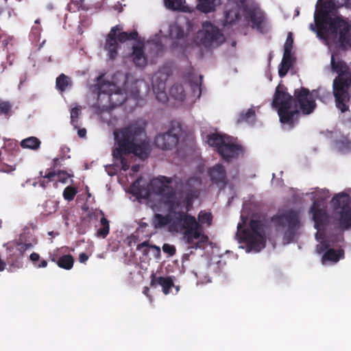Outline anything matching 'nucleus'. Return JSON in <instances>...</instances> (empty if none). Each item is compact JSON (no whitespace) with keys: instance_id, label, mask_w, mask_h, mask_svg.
Here are the masks:
<instances>
[{"instance_id":"1","label":"nucleus","mask_w":351,"mask_h":351,"mask_svg":"<svg viewBox=\"0 0 351 351\" xmlns=\"http://www.w3.org/2000/svg\"><path fill=\"white\" fill-rule=\"evenodd\" d=\"M117 146L112 151L113 158L119 160L124 171L130 168L125 156L130 154L145 160L149 156L151 148L145 132V125L138 121L114 132Z\"/></svg>"},{"instance_id":"2","label":"nucleus","mask_w":351,"mask_h":351,"mask_svg":"<svg viewBox=\"0 0 351 351\" xmlns=\"http://www.w3.org/2000/svg\"><path fill=\"white\" fill-rule=\"evenodd\" d=\"M186 208L178 213L180 221H182V239L190 249L204 248L208 241V237L205 234L203 225L208 227L212 225L213 215L210 213L201 210L197 216L189 215Z\"/></svg>"},{"instance_id":"3","label":"nucleus","mask_w":351,"mask_h":351,"mask_svg":"<svg viewBox=\"0 0 351 351\" xmlns=\"http://www.w3.org/2000/svg\"><path fill=\"white\" fill-rule=\"evenodd\" d=\"M315 22L319 34L323 36L325 34L338 35L340 49L345 50L351 47V25L341 16L332 18L327 10L322 9L315 14Z\"/></svg>"},{"instance_id":"4","label":"nucleus","mask_w":351,"mask_h":351,"mask_svg":"<svg viewBox=\"0 0 351 351\" xmlns=\"http://www.w3.org/2000/svg\"><path fill=\"white\" fill-rule=\"evenodd\" d=\"M331 67L338 74L332 84V91L336 106L341 112L349 110L347 103L350 101L349 88L351 86V73L348 71L346 63L342 60H335V56L331 57Z\"/></svg>"},{"instance_id":"5","label":"nucleus","mask_w":351,"mask_h":351,"mask_svg":"<svg viewBox=\"0 0 351 351\" xmlns=\"http://www.w3.org/2000/svg\"><path fill=\"white\" fill-rule=\"evenodd\" d=\"M293 96L278 86L274 94L272 106L277 109L279 119L281 123L287 125L289 129H292L298 123L300 111L292 109Z\"/></svg>"},{"instance_id":"6","label":"nucleus","mask_w":351,"mask_h":351,"mask_svg":"<svg viewBox=\"0 0 351 351\" xmlns=\"http://www.w3.org/2000/svg\"><path fill=\"white\" fill-rule=\"evenodd\" d=\"M237 235L240 238V241L245 243L249 247L256 252L260 251L265 245V224L260 220H250L249 229L239 223Z\"/></svg>"},{"instance_id":"7","label":"nucleus","mask_w":351,"mask_h":351,"mask_svg":"<svg viewBox=\"0 0 351 351\" xmlns=\"http://www.w3.org/2000/svg\"><path fill=\"white\" fill-rule=\"evenodd\" d=\"M277 230L283 232V240L287 243L293 241L297 232L300 227L299 215L298 212L290 209L282 213L276 214L271 219Z\"/></svg>"},{"instance_id":"8","label":"nucleus","mask_w":351,"mask_h":351,"mask_svg":"<svg viewBox=\"0 0 351 351\" xmlns=\"http://www.w3.org/2000/svg\"><path fill=\"white\" fill-rule=\"evenodd\" d=\"M97 99L104 106L113 109L126 100L125 92L112 82H103L98 86Z\"/></svg>"},{"instance_id":"9","label":"nucleus","mask_w":351,"mask_h":351,"mask_svg":"<svg viewBox=\"0 0 351 351\" xmlns=\"http://www.w3.org/2000/svg\"><path fill=\"white\" fill-rule=\"evenodd\" d=\"M123 27L117 25L112 27L106 38L104 49L108 52V56L114 60L118 56V49L120 46L119 42L123 43L127 40H136L138 32L134 30L130 33L123 32Z\"/></svg>"},{"instance_id":"10","label":"nucleus","mask_w":351,"mask_h":351,"mask_svg":"<svg viewBox=\"0 0 351 351\" xmlns=\"http://www.w3.org/2000/svg\"><path fill=\"white\" fill-rule=\"evenodd\" d=\"M181 134V124L177 121H172L167 132L156 136L155 145L161 149L171 150L178 145Z\"/></svg>"},{"instance_id":"11","label":"nucleus","mask_w":351,"mask_h":351,"mask_svg":"<svg viewBox=\"0 0 351 351\" xmlns=\"http://www.w3.org/2000/svg\"><path fill=\"white\" fill-rule=\"evenodd\" d=\"M165 204L167 207L168 214L162 215L161 214H156L154 215V226L155 228L164 227L168 224H173L180 227L182 231V221H180L178 218V213L183 211L180 203L175 199H168L165 201Z\"/></svg>"},{"instance_id":"12","label":"nucleus","mask_w":351,"mask_h":351,"mask_svg":"<svg viewBox=\"0 0 351 351\" xmlns=\"http://www.w3.org/2000/svg\"><path fill=\"white\" fill-rule=\"evenodd\" d=\"M201 186L202 179L199 177L189 178L184 185L185 197L182 200L176 199L175 201L180 204L182 209L186 208V210H191L194 200L200 195Z\"/></svg>"},{"instance_id":"13","label":"nucleus","mask_w":351,"mask_h":351,"mask_svg":"<svg viewBox=\"0 0 351 351\" xmlns=\"http://www.w3.org/2000/svg\"><path fill=\"white\" fill-rule=\"evenodd\" d=\"M315 93H317V90H313L312 93H310L309 90L304 87L295 89L293 97V102L294 101L296 105L299 106L301 111L304 114H309L313 112L316 107L313 97Z\"/></svg>"},{"instance_id":"14","label":"nucleus","mask_w":351,"mask_h":351,"mask_svg":"<svg viewBox=\"0 0 351 351\" xmlns=\"http://www.w3.org/2000/svg\"><path fill=\"white\" fill-rule=\"evenodd\" d=\"M172 180L170 178L160 176L156 178L152 179L149 184V190L167 199H176L174 198L175 191L169 184Z\"/></svg>"},{"instance_id":"15","label":"nucleus","mask_w":351,"mask_h":351,"mask_svg":"<svg viewBox=\"0 0 351 351\" xmlns=\"http://www.w3.org/2000/svg\"><path fill=\"white\" fill-rule=\"evenodd\" d=\"M225 41L223 34L220 29L208 22L204 25L203 36L201 42L206 48H216L220 46Z\"/></svg>"},{"instance_id":"16","label":"nucleus","mask_w":351,"mask_h":351,"mask_svg":"<svg viewBox=\"0 0 351 351\" xmlns=\"http://www.w3.org/2000/svg\"><path fill=\"white\" fill-rule=\"evenodd\" d=\"M242 151V146L236 143L234 139L229 136L223 145L220 147L219 154L223 160L230 161L237 158Z\"/></svg>"},{"instance_id":"17","label":"nucleus","mask_w":351,"mask_h":351,"mask_svg":"<svg viewBox=\"0 0 351 351\" xmlns=\"http://www.w3.org/2000/svg\"><path fill=\"white\" fill-rule=\"evenodd\" d=\"M245 18L252 23L251 26L252 28L263 32L265 14L260 8L257 7L246 8Z\"/></svg>"},{"instance_id":"18","label":"nucleus","mask_w":351,"mask_h":351,"mask_svg":"<svg viewBox=\"0 0 351 351\" xmlns=\"http://www.w3.org/2000/svg\"><path fill=\"white\" fill-rule=\"evenodd\" d=\"M310 211L313 215L315 229L319 230L322 227L326 225L328 216L326 209L324 207H321L319 202L314 201L313 202Z\"/></svg>"},{"instance_id":"19","label":"nucleus","mask_w":351,"mask_h":351,"mask_svg":"<svg viewBox=\"0 0 351 351\" xmlns=\"http://www.w3.org/2000/svg\"><path fill=\"white\" fill-rule=\"evenodd\" d=\"M211 182L217 186L225 187L228 184L226 171L221 164H216L208 171Z\"/></svg>"},{"instance_id":"20","label":"nucleus","mask_w":351,"mask_h":351,"mask_svg":"<svg viewBox=\"0 0 351 351\" xmlns=\"http://www.w3.org/2000/svg\"><path fill=\"white\" fill-rule=\"evenodd\" d=\"M332 217L338 224L340 230H347L351 229V208L333 212Z\"/></svg>"},{"instance_id":"21","label":"nucleus","mask_w":351,"mask_h":351,"mask_svg":"<svg viewBox=\"0 0 351 351\" xmlns=\"http://www.w3.org/2000/svg\"><path fill=\"white\" fill-rule=\"evenodd\" d=\"M157 285L162 287V291L165 295L169 294L170 293V289L174 287V283L171 277H156L154 274H152L151 275L150 285L152 287H156Z\"/></svg>"},{"instance_id":"22","label":"nucleus","mask_w":351,"mask_h":351,"mask_svg":"<svg viewBox=\"0 0 351 351\" xmlns=\"http://www.w3.org/2000/svg\"><path fill=\"white\" fill-rule=\"evenodd\" d=\"M333 212L350 208V196L344 193L335 195L332 199Z\"/></svg>"},{"instance_id":"23","label":"nucleus","mask_w":351,"mask_h":351,"mask_svg":"<svg viewBox=\"0 0 351 351\" xmlns=\"http://www.w3.org/2000/svg\"><path fill=\"white\" fill-rule=\"evenodd\" d=\"M133 51L131 54L132 61L136 67L143 68L147 64V58L144 53L143 45H136L133 47Z\"/></svg>"},{"instance_id":"24","label":"nucleus","mask_w":351,"mask_h":351,"mask_svg":"<svg viewBox=\"0 0 351 351\" xmlns=\"http://www.w3.org/2000/svg\"><path fill=\"white\" fill-rule=\"evenodd\" d=\"M344 250L343 249L335 250L330 248L327 250L322 257V264H326L327 262L337 263L340 259L344 258Z\"/></svg>"},{"instance_id":"25","label":"nucleus","mask_w":351,"mask_h":351,"mask_svg":"<svg viewBox=\"0 0 351 351\" xmlns=\"http://www.w3.org/2000/svg\"><path fill=\"white\" fill-rule=\"evenodd\" d=\"M32 247V245L30 243H18L17 247H16V252L18 253L17 256H19L18 259H16V261H14L12 260V257L11 256L8 259V264L14 267H17V268L21 267L23 265L22 258L24 255V253L26 250L31 248Z\"/></svg>"},{"instance_id":"26","label":"nucleus","mask_w":351,"mask_h":351,"mask_svg":"<svg viewBox=\"0 0 351 351\" xmlns=\"http://www.w3.org/2000/svg\"><path fill=\"white\" fill-rule=\"evenodd\" d=\"M334 147L341 153H348L351 151V140L346 135H340L334 140Z\"/></svg>"},{"instance_id":"27","label":"nucleus","mask_w":351,"mask_h":351,"mask_svg":"<svg viewBox=\"0 0 351 351\" xmlns=\"http://www.w3.org/2000/svg\"><path fill=\"white\" fill-rule=\"evenodd\" d=\"M221 0H197L196 8L202 13H210L215 10Z\"/></svg>"},{"instance_id":"28","label":"nucleus","mask_w":351,"mask_h":351,"mask_svg":"<svg viewBox=\"0 0 351 351\" xmlns=\"http://www.w3.org/2000/svg\"><path fill=\"white\" fill-rule=\"evenodd\" d=\"M228 136L226 134L214 133L208 136V143L209 145L216 147L217 152L219 154L220 147L223 145Z\"/></svg>"},{"instance_id":"29","label":"nucleus","mask_w":351,"mask_h":351,"mask_svg":"<svg viewBox=\"0 0 351 351\" xmlns=\"http://www.w3.org/2000/svg\"><path fill=\"white\" fill-rule=\"evenodd\" d=\"M40 141L35 136L26 138L21 141V146L23 149L37 150L40 146Z\"/></svg>"},{"instance_id":"30","label":"nucleus","mask_w":351,"mask_h":351,"mask_svg":"<svg viewBox=\"0 0 351 351\" xmlns=\"http://www.w3.org/2000/svg\"><path fill=\"white\" fill-rule=\"evenodd\" d=\"M56 176V172L55 171H50L46 173L45 175H43V172L40 171L39 172L38 183L41 187L45 189L49 182L55 180Z\"/></svg>"},{"instance_id":"31","label":"nucleus","mask_w":351,"mask_h":351,"mask_svg":"<svg viewBox=\"0 0 351 351\" xmlns=\"http://www.w3.org/2000/svg\"><path fill=\"white\" fill-rule=\"evenodd\" d=\"M169 93L172 97L177 100L182 101L185 97L184 87L180 84H173L170 88Z\"/></svg>"},{"instance_id":"32","label":"nucleus","mask_w":351,"mask_h":351,"mask_svg":"<svg viewBox=\"0 0 351 351\" xmlns=\"http://www.w3.org/2000/svg\"><path fill=\"white\" fill-rule=\"evenodd\" d=\"M73 263L74 258L70 254L62 256L57 261L58 267L67 270L71 269L73 267Z\"/></svg>"},{"instance_id":"33","label":"nucleus","mask_w":351,"mask_h":351,"mask_svg":"<svg viewBox=\"0 0 351 351\" xmlns=\"http://www.w3.org/2000/svg\"><path fill=\"white\" fill-rule=\"evenodd\" d=\"M100 224L101 227L97 230V236L104 239L109 234V221L105 217L103 216L100 219Z\"/></svg>"},{"instance_id":"34","label":"nucleus","mask_w":351,"mask_h":351,"mask_svg":"<svg viewBox=\"0 0 351 351\" xmlns=\"http://www.w3.org/2000/svg\"><path fill=\"white\" fill-rule=\"evenodd\" d=\"M255 110L253 108H249L246 112H241L238 118L237 123H251L255 119Z\"/></svg>"},{"instance_id":"35","label":"nucleus","mask_w":351,"mask_h":351,"mask_svg":"<svg viewBox=\"0 0 351 351\" xmlns=\"http://www.w3.org/2000/svg\"><path fill=\"white\" fill-rule=\"evenodd\" d=\"M69 77L64 74H60L56 79V88L60 91H64L69 85Z\"/></svg>"},{"instance_id":"36","label":"nucleus","mask_w":351,"mask_h":351,"mask_svg":"<svg viewBox=\"0 0 351 351\" xmlns=\"http://www.w3.org/2000/svg\"><path fill=\"white\" fill-rule=\"evenodd\" d=\"M12 106L10 101L0 99V114L5 117H10L12 114Z\"/></svg>"},{"instance_id":"37","label":"nucleus","mask_w":351,"mask_h":351,"mask_svg":"<svg viewBox=\"0 0 351 351\" xmlns=\"http://www.w3.org/2000/svg\"><path fill=\"white\" fill-rule=\"evenodd\" d=\"M185 0H165V6L172 10H180L183 7Z\"/></svg>"},{"instance_id":"38","label":"nucleus","mask_w":351,"mask_h":351,"mask_svg":"<svg viewBox=\"0 0 351 351\" xmlns=\"http://www.w3.org/2000/svg\"><path fill=\"white\" fill-rule=\"evenodd\" d=\"M81 113V107L76 106L71 110V123L75 128H78V117Z\"/></svg>"},{"instance_id":"39","label":"nucleus","mask_w":351,"mask_h":351,"mask_svg":"<svg viewBox=\"0 0 351 351\" xmlns=\"http://www.w3.org/2000/svg\"><path fill=\"white\" fill-rule=\"evenodd\" d=\"M77 193V190L75 187L68 186L63 191V197L66 201H72Z\"/></svg>"},{"instance_id":"40","label":"nucleus","mask_w":351,"mask_h":351,"mask_svg":"<svg viewBox=\"0 0 351 351\" xmlns=\"http://www.w3.org/2000/svg\"><path fill=\"white\" fill-rule=\"evenodd\" d=\"M158 90L159 92L156 93V99L162 102L165 103L167 101V95L165 91V82H160L158 85Z\"/></svg>"},{"instance_id":"41","label":"nucleus","mask_w":351,"mask_h":351,"mask_svg":"<svg viewBox=\"0 0 351 351\" xmlns=\"http://www.w3.org/2000/svg\"><path fill=\"white\" fill-rule=\"evenodd\" d=\"M151 246L149 245L148 241H144L141 243H139L137 247L136 250L138 251H141L144 255H147L149 253V248ZM152 247L156 248L158 251H160V248L154 245L152 246Z\"/></svg>"},{"instance_id":"42","label":"nucleus","mask_w":351,"mask_h":351,"mask_svg":"<svg viewBox=\"0 0 351 351\" xmlns=\"http://www.w3.org/2000/svg\"><path fill=\"white\" fill-rule=\"evenodd\" d=\"M330 249V243L328 241L324 240L317 245L315 251L317 254L325 252L327 250Z\"/></svg>"},{"instance_id":"43","label":"nucleus","mask_w":351,"mask_h":351,"mask_svg":"<svg viewBox=\"0 0 351 351\" xmlns=\"http://www.w3.org/2000/svg\"><path fill=\"white\" fill-rule=\"evenodd\" d=\"M281 62L282 64L289 65L292 66L293 64V58L291 55V51H285L284 50L283 57L282 59Z\"/></svg>"},{"instance_id":"44","label":"nucleus","mask_w":351,"mask_h":351,"mask_svg":"<svg viewBox=\"0 0 351 351\" xmlns=\"http://www.w3.org/2000/svg\"><path fill=\"white\" fill-rule=\"evenodd\" d=\"M293 35H292L291 32H289L288 34L286 42L285 43L284 50H285V51L288 50V51H291L292 49H293Z\"/></svg>"},{"instance_id":"45","label":"nucleus","mask_w":351,"mask_h":351,"mask_svg":"<svg viewBox=\"0 0 351 351\" xmlns=\"http://www.w3.org/2000/svg\"><path fill=\"white\" fill-rule=\"evenodd\" d=\"M56 177H58V180L60 182L65 183L69 178L71 177V175L64 171H58L56 173Z\"/></svg>"},{"instance_id":"46","label":"nucleus","mask_w":351,"mask_h":351,"mask_svg":"<svg viewBox=\"0 0 351 351\" xmlns=\"http://www.w3.org/2000/svg\"><path fill=\"white\" fill-rule=\"evenodd\" d=\"M162 250L165 253L173 256L176 253V247L169 243H165L162 245Z\"/></svg>"},{"instance_id":"47","label":"nucleus","mask_w":351,"mask_h":351,"mask_svg":"<svg viewBox=\"0 0 351 351\" xmlns=\"http://www.w3.org/2000/svg\"><path fill=\"white\" fill-rule=\"evenodd\" d=\"M291 67V66L289 65H286V64H282V63L281 62L280 66H279V69H278V75L280 77H285L288 71L289 70V69Z\"/></svg>"},{"instance_id":"48","label":"nucleus","mask_w":351,"mask_h":351,"mask_svg":"<svg viewBox=\"0 0 351 351\" xmlns=\"http://www.w3.org/2000/svg\"><path fill=\"white\" fill-rule=\"evenodd\" d=\"M337 4L339 7H346L351 9V0H337Z\"/></svg>"},{"instance_id":"49","label":"nucleus","mask_w":351,"mask_h":351,"mask_svg":"<svg viewBox=\"0 0 351 351\" xmlns=\"http://www.w3.org/2000/svg\"><path fill=\"white\" fill-rule=\"evenodd\" d=\"M29 259L33 263L34 265L36 266L37 262L40 261V255L38 253L33 252L30 254Z\"/></svg>"},{"instance_id":"50","label":"nucleus","mask_w":351,"mask_h":351,"mask_svg":"<svg viewBox=\"0 0 351 351\" xmlns=\"http://www.w3.org/2000/svg\"><path fill=\"white\" fill-rule=\"evenodd\" d=\"M14 169H15V167H14L13 166H11V165H2V166L1 167V171H4V172H10V171H14Z\"/></svg>"},{"instance_id":"51","label":"nucleus","mask_w":351,"mask_h":351,"mask_svg":"<svg viewBox=\"0 0 351 351\" xmlns=\"http://www.w3.org/2000/svg\"><path fill=\"white\" fill-rule=\"evenodd\" d=\"M88 259V256L84 253V252H82V253H80V255H79V261L80 263H85L87 260Z\"/></svg>"},{"instance_id":"52","label":"nucleus","mask_w":351,"mask_h":351,"mask_svg":"<svg viewBox=\"0 0 351 351\" xmlns=\"http://www.w3.org/2000/svg\"><path fill=\"white\" fill-rule=\"evenodd\" d=\"M47 266V261L43 259L40 261H39L38 262H37V264H36L35 267H36L38 268H44V267H46Z\"/></svg>"},{"instance_id":"53","label":"nucleus","mask_w":351,"mask_h":351,"mask_svg":"<svg viewBox=\"0 0 351 351\" xmlns=\"http://www.w3.org/2000/svg\"><path fill=\"white\" fill-rule=\"evenodd\" d=\"M77 130V134L80 138H84L86 135V130L85 128H79Z\"/></svg>"},{"instance_id":"54","label":"nucleus","mask_w":351,"mask_h":351,"mask_svg":"<svg viewBox=\"0 0 351 351\" xmlns=\"http://www.w3.org/2000/svg\"><path fill=\"white\" fill-rule=\"evenodd\" d=\"M41 32V27L40 26L33 27L32 29V33L34 35L38 36Z\"/></svg>"},{"instance_id":"55","label":"nucleus","mask_w":351,"mask_h":351,"mask_svg":"<svg viewBox=\"0 0 351 351\" xmlns=\"http://www.w3.org/2000/svg\"><path fill=\"white\" fill-rule=\"evenodd\" d=\"M72 5H73L77 9H78L80 8V6L81 5V3H80V2L77 1H71L70 2V3L68 4V8H69V10H71Z\"/></svg>"},{"instance_id":"56","label":"nucleus","mask_w":351,"mask_h":351,"mask_svg":"<svg viewBox=\"0 0 351 351\" xmlns=\"http://www.w3.org/2000/svg\"><path fill=\"white\" fill-rule=\"evenodd\" d=\"M176 30L177 32L176 38L180 39L184 36V32L180 27H176Z\"/></svg>"},{"instance_id":"57","label":"nucleus","mask_w":351,"mask_h":351,"mask_svg":"<svg viewBox=\"0 0 351 351\" xmlns=\"http://www.w3.org/2000/svg\"><path fill=\"white\" fill-rule=\"evenodd\" d=\"M18 253L16 252V254H10L9 256L7 258V261L8 262V259L12 256V260L14 261H16V259H18Z\"/></svg>"},{"instance_id":"58","label":"nucleus","mask_w":351,"mask_h":351,"mask_svg":"<svg viewBox=\"0 0 351 351\" xmlns=\"http://www.w3.org/2000/svg\"><path fill=\"white\" fill-rule=\"evenodd\" d=\"M344 123L348 127L351 128V115L345 120Z\"/></svg>"},{"instance_id":"59","label":"nucleus","mask_w":351,"mask_h":351,"mask_svg":"<svg viewBox=\"0 0 351 351\" xmlns=\"http://www.w3.org/2000/svg\"><path fill=\"white\" fill-rule=\"evenodd\" d=\"M149 289L147 287H145L143 288V293L148 298H149L150 296L149 295Z\"/></svg>"},{"instance_id":"60","label":"nucleus","mask_w":351,"mask_h":351,"mask_svg":"<svg viewBox=\"0 0 351 351\" xmlns=\"http://www.w3.org/2000/svg\"><path fill=\"white\" fill-rule=\"evenodd\" d=\"M5 267V263L0 258V271H3Z\"/></svg>"},{"instance_id":"61","label":"nucleus","mask_w":351,"mask_h":351,"mask_svg":"<svg viewBox=\"0 0 351 351\" xmlns=\"http://www.w3.org/2000/svg\"><path fill=\"white\" fill-rule=\"evenodd\" d=\"M138 170H139V166L138 165H133L132 167V171L133 172L136 173V172L138 171Z\"/></svg>"},{"instance_id":"62","label":"nucleus","mask_w":351,"mask_h":351,"mask_svg":"<svg viewBox=\"0 0 351 351\" xmlns=\"http://www.w3.org/2000/svg\"><path fill=\"white\" fill-rule=\"evenodd\" d=\"M58 161H59L58 158H54L53 159V167H57Z\"/></svg>"},{"instance_id":"63","label":"nucleus","mask_w":351,"mask_h":351,"mask_svg":"<svg viewBox=\"0 0 351 351\" xmlns=\"http://www.w3.org/2000/svg\"><path fill=\"white\" fill-rule=\"evenodd\" d=\"M157 78H158V76H157V75H154V77H153V84H155V82H156V81ZM154 86H155V85H154Z\"/></svg>"},{"instance_id":"64","label":"nucleus","mask_w":351,"mask_h":351,"mask_svg":"<svg viewBox=\"0 0 351 351\" xmlns=\"http://www.w3.org/2000/svg\"><path fill=\"white\" fill-rule=\"evenodd\" d=\"M35 23L39 24L40 23V20L39 19H36L35 21Z\"/></svg>"}]
</instances>
